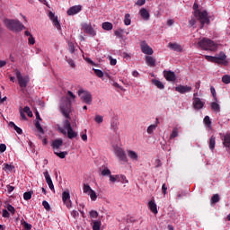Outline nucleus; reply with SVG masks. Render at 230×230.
<instances>
[{"label":"nucleus","instance_id":"3c124183","mask_svg":"<svg viewBox=\"0 0 230 230\" xmlns=\"http://www.w3.org/2000/svg\"><path fill=\"white\" fill-rule=\"evenodd\" d=\"M24 200H30L31 199V191H27L23 193Z\"/></svg>","mask_w":230,"mask_h":230},{"label":"nucleus","instance_id":"e2e57ef3","mask_svg":"<svg viewBox=\"0 0 230 230\" xmlns=\"http://www.w3.org/2000/svg\"><path fill=\"white\" fill-rule=\"evenodd\" d=\"M167 190H168V187H166V183H164L162 185V191H163L164 195H166Z\"/></svg>","mask_w":230,"mask_h":230},{"label":"nucleus","instance_id":"4468645a","mask_svg":"<svg viewBox=\"0 0 230 230\" xmlns=\"http://www.w3.org/2000/svg\"><path fill=\"white\" fill-rule=\"evenodd\" d=\"M192 105L196 111H200V109L204 108L205 102L200 100L199 97L193 98Z\"/></svg>","mask_w":230,"mask_h":230},{"label":"nucleus","instance_id":"f03ea898","mask_svg":"<svg viewBox=\"0 0 230 230\" xmlns=\"http://www.w3.org/2000/svg\"><path fill=\"white\" fill-rule=\"evenodd\" d=\"M4 22L7 30H10V31H14L15 33L22 31V30H26L24 24H22V22H21L19 20L5 19Z\"/></svg>","mask_w":230,"mask_h":230},{"label":"nucleus","instance_id":"0e129e2a","mask_svg":"<svg viewBox=\"0 0 230 230\" xmlns=\"http://www.w3.org/2000/svg\"><path fill=\"white\" fill-rule=\"evenodd\" d=\"M189 24L190 26H195V24H197V21L195 20V18H191L190 21H189Z\"/></svg>","mask_w":230,"mask_h":230},{"label":"nucleus","instance_id":"5701e85b","mask_svg":"<svg viewBox=\"0 0 230 230\" xmlns=\"http://www.w3.org/2000/svg\"><path fill=\"white\" fill-rule=\"evenodd\" d=\"M168 48H170V49H172V51H181V49H182L181 45H179L177 43H172V42H170L168 44Z\"/></svg>","mask_w":230,"mask_h":230},{"label":"nucleus","instance_id":"4d7b16f0","mask_svg":"<svg viewBox=\"0 0 230 230\" xmlns=\"http://www.w3.org/2000/svg\"><path fill=\"white\" fill-rule=\"evenodd\" d=\"M90 217H91V218H98V211H96V210H92V211L90 212Z\"/></svg>","mask_w":230,"mask_h":230},{"label":"nucleus","instance_id":"9d476101","mask_svg":"<svg viewBox=\"0 0 230 230\" xmlns=\"http://www.w3.org/2000/svg\"><path fill=\"white\" fill-rule=\"evenodd\" d=\"M221 136V141H223V146L226 148V152H229L230 150V132H227L226 134H220Z\"/></svg>","mask_w":230,"mask_h":230},{"label":"nucleus","instance_id":"6e6552de","mask_svg":"<svg viewBox=\"0 0 230 230\" xmlns=\"http://www.w3.org/2000/svg\"><path fill=\"white\" fill-rule=\"evenodd\" d=\"M78 95L80 96L84 103H86L87 105H91V103H93V95L90 93L89 91L81 89L78 91Z\"/></svg>","mask_w":230,"mask_h":230},{"label":"nucleus","instance_id":"b1692460","mask_svg":"<svg viewBox=\"0 0 230 230\" xmlns=\"http://www.w3.org/2000/svg\"><path fill=\"white\" fill-rule=\"evenodd\" d=\"M152 84L153 85H155V87H157V89H164V84H163V82L157 80V79H152Z\"/></svg>","mask_w":230,"mask_h":230},{"label":"nucleus","instance_id":"052dcab7","mask_svg":"<svg viewBox=\"0 0 230 230\" xmlns=\"http://www.w3.org/2000/svg\"><path fill=\"white\" fill-rule=\"evenodd\" d=\"M28 40H29V44H31V46H33V44H35V38H33V35L30 36Z\"/></svg>","mask_w":230,"mask_h":230},{"label":"nucleus","instance_id":"f704fd0d","mask_svg":"<svg viewBox=\"0 0 230 230\" xmlns=\"http://www.w3.org/2000/svg\"><path fill=\"white\" fill-rule=\"evenodd\" d=\"M34 125L40 134H44V128H42V126H40V122H39V120L35 121Z\"/></svg>","mask_w":230,"mask_h":230},{"label":"nucleus","instance_id":"09e8293b","mask_svg":"<svg viewBox=\"0 0 230 230\" xmlns=\"http://www.w3.org/2000/svg\"><path fill=\"white\" fill-rule=\"evenodd\" d=\"M222 82L223 84H230V75H225L223 77H222Z\"/></svg>","mask_w":230,"mask_h":230},{"label":"nucleus","instance_id":"412c9836","mask_svg":"<svg viewBox=\"0 0 230 230\" xmlns=\"http://www.w3.org/2000/svg\"><path fill=\"white\" fill-rule=\"evenodd\" d=\"M146 64L149 66V67H155V58L151 56H146Z\"/></svg>","mask_w":230,"mask_h":230},{"label":"nucleus","instance_id":"39448f33","mask_svg":"<svg viewBox=\"0 0 230 230\" xmlns=\"http://www.w3.org/2000/svg\"><path fill=\"white\" fill-rule=\"evenodd\" d=\"M16 78L18 80V84L22 93L24 94L26 93V87H28V84H30V77L28 75L22 76L21 71L15 70Z\"/></svg>","mask_w":230,"mask_h":230},{"label":"nucleus","instance_id":"ddd939ff","mask_svg":"<svg viewBox=\"0 0 230 230\" xmlns=\"http://www.w3.org/2000/svg\"><path fill=\"white\" fill-rule=\"evenodd\" d=\"M191 86L181 84L175 87L176 93H180V94H186V93H191Z\"/></svg>","mask_w":230,"mask_h":230},{"label":"nucleus","instance_id":"20e7f679","mask_svg":"<svg viewBox=\"0 0 230 230\" xmlns=\"http://www.w3.org/2000/svg\"><path fill=\"white\" fill-rule=\"evenodd\" d=\"M71 119H66L63 122V128H59L61 134H64V136L67 135L68 139H75L78 136V133L76 131L73 130V128L71 127V122L69 121Z\"/></svg>","mask_w":230,"mask_h":230},{"label":"nucleus","instance_id":"bf43d9fd","mask_svg":"<svg viewBox=\"0 0 230 230\" xmlns=\"http://www.w3.org/2000/svg\"><path fill=\"white\" fill-rule=\"evenodd\" d=\"M6 152V145L5 144H1L0 145V154H3Z\"/></svg>","mask_w":230,"mask_h":230},{"label":"nucleus","instance_id":"603ef678","mask_svg":"<svg viewBox=\"0 0 230 230\" xmlns=\"http://www.w3.org/2000/svg\"><path fill=\"white\" fill-rule=\"evenodd\" d=\"M94 119L96 123H103V117L102 115H96Z\"/></svg>","mask_w":230,"mask_h":230},{"label":"nucleus","instance_id":"423d86ee","mask_svg":"<svg viewBox=\"0 0 230 230\" xmlns=\"http://www.w3.org/2000/svg\"><path fill=\"white\" fill-rule=\"evenodd\" d=\"M194 17L199 21L201 28H204V24H209V17L208 16V11H194Z\"/></svg>","mask_w":230,"mask_h":230},{"label":"nucleus","instance_id":"e433bc0d","mask_svg":"<svg viewBox=\"0 0 230 230\" xmlns=\"http://www.w3.org/2000/svg\"><path fill=\"white\" fill-rule=\"evenodd\" d=\"M69 199H71V195L69 194L68 191H64L62 193V200L63 202H66V200H69Z\"/></svg>","mask_w":230,"mask_h":230},{"label":"nucleus","instance_id":"0eeeda50","mask_svg":"<svg viewBox=\"0 0 230 230\" xmlns=\"http://www.w3.org/2000/svg\"><path fill=\"white\" fill-rule=\"evenodd\" d=\"M205 58L208 62H213L214 64H227V61H226V58H227V56H226V53H224V51H221L216 57L205 56Z\"/></svg>","mask_w":230,"mask_h":230},{"label":"nucleus","instance_id":"f8f14e48","mask_svg":"<svg viewBox=\"0 0 230 230\" xmlns=\"http://www.w3.org/2000/svg\"><path fill=\"white\" fill-rule=\"evenodd\" d=\"M82 29L84 32L87 33V35H90V37H94L96 35V31H94L92 24L84 23L82 25Z\"/></svg>","mask_w":230,"mask_h":230},{"label":"nucleus","instance_id":"dca6fc26","mask_svg":"<svg viewBox=\"0 0 230 230\" xmlns=\"http://www.w3.org/2000/svg\"><path fill=\"white\" fill-rule=\"evenodd\" d=\"M49 18L50 21H52L54 26L57 28V30H61L60 22H58V18L55 16L53 12L49 13Z\"/></svg>","mask_w":230,"mask_h":230},{"label":"nucleus","instance_id":"6ab92c4d","mask_svg":"<svg viewBox=\"0 0 230 230\" xmlns=\"http://www.w3.org/2000/svg\"><path fill=\"white\" fill-rule=\"evenodd\" d=\"M63 145H64V141L61 138H58L52 142L51 146H52L54 152H57V150L60 149V147Z\"/></svg>","mask_w":230,"mask_h":230},{"label":"nucleus","instance_id":"ea45409f","mask_svg":"<svg viewBox=\"0 0 230 230\" xmlns=\"http://www.w3.org/2000/svg\"><path fill=\"white\" fill-rule=\"evenodd\" d=\"M210 93L213 96L214 102H218V98H217V91L215 90V87H210Z\"/></svg>","mask_w":230,"mask_h":230},{"label":"nucleus","instance_id":"37998d69","mask_svg":"<svg viewBox=\"0 0 230 230\" xmlns=\"http://www.w3.org/2000/svg\"><path fill=\"white\" fill-rule=\"evenodd\" d=\"M84 190V193H91V191H93V189H91V186H89V184H84L83 187Z\"/></svg>","mask_w":230,"mask_h":230},{"label":"nucleus","instance_id":"7ed1b4c3","mask_svg":"<svg viewBox=\"0 0 230 230\" xmlns=\"http://www.w3.org/2000/svg\"><path fill=\"white\" fill-rule=\"evenodd\" d=\"M198 46L205 51H217V49H218V44L208 38H203L199 40Z\"/></svg>","mask_w":230,"mask_h":230},{"label":"nucleus","instance_id":"4c0bfd02","mask_svg":"<svg viewBox=\"0 0 230 230\" xmlns=\"http://www.w3.org/2000/svg\"><path fill=\"white\" fill-rule=\"evenodd\" d=\"M23 112H25V114H27V116H29V118H33V112L30 111V107L25 106L23 108Z\"/></svg>","mask_w":230,"mask_h":230},{"label":"nucleus","instance_id":"c03bdc74","mask_svg":"<svg viewBox=\"0 0 230 230\" xmlns=\"http://www.w3.org/2000/svg\"><path fill=\"white\" fill-rule=\"evenodd\" d=\"M67 49L70 53H75V43H73L72 41H68Z\"/></svg>","mask_w":230,"mask_h":230},{"label":"nucleus","instance_id":"c85d7f7f","mask_svg":"<svg viewBox=\"0 0 230 230\" xmlns=\"http://www.w3.org/2000/svg\"><path fill=\"white\" fill-rule=\"evenodd\" d=\"M93 230H100L102 227V221L101 220H95L93 221Z\"/></svg>","mask_w":230,"mask_h":230},{"label":"nucleus","instance_id":"58836bf2","mask_svg":"<svg viewBox=\"0 0 230 230\" xmlns=\"http://www.w3.org/2000/svg\"><path fill=\"white\" fill-rule=\"evenodd\" d=\"M155 128H157V124L150 125V126L147 128V134H153V133H154V130H155Z\"/></svg>","mask_w":230,"mask_h":230},{"label":"nucleus","instance_id":"774afa93","mask_svg":"<svg viewBox=\"0 0 230 230\" xmlns=\"http://www.w3.org/2000/svg\"><path fill=\"white\" fill-rule=\"evenodd\" d=\"M71 215H72V217H74V218H76V217H78L79 213L76 210H73Z\"/></svg>","mask_w":230,"mask_h":230},{"label":"nucleus","instance_id":"69168bd1","mask_svg":"<svg viewBox=\"0 0 230 230\" xmlns=\"http://www.w3.org/2000/svg\"><path fill=\"white\" fill-rule=\"evenodd\" d=\"M64 204H66V208H71L72 207V203H71V200L69 199H66V201H63Z\"/></svg>","mask_w":230,"mask_h":230},{"label":"nucleus","instance_id":"c756f323","mask_svg":"<svg viewBox=\"0 0 230 230\" xmlns=\"http://www.w3.org/2000/svg\"><path fill=\"white\" fill-rule=\"evenodd\" d=\"M113 25L111 22H105L102 23V29L106 30L107 31H111V30H112Z\"/></svg>","mask_w":230,"mask_h":230},{"label":"nucleus","instance_id":"7c9ffc66","mask_svg":"<svg viewBox=\"0 0 230 230\" xmlns=\"http://www.w3.org/2000/svg\"><path fill=\"white\" fill-rule=\"evenodd\" d=\"M3 170H4V172H13V170H15V166L10 164H4Z\"/></svg>","mask_w":230,"mask_h":230},{"label":"nucleus","instance_id":"2eb2a0df","mask_svg":"<svg viewBox=\"0 0 230 230\" xmlns=\"http://www.w3.org/2000/svg\"><path fill=\"white\" fill-rule=\"evenodd\" d=\"M43 175L45 177V181H46L49 190H51V191H55V185H53V181L51 180V176H49V172H48V171H46L45 172H43Z\"/></svg>","mask_w":230,"mask_h":230},{"label":"nucleus","instance_id":"8fccbe9b","mask_svg":"<svg viewBox=\"0 0 230 230\" xmlns=\"http://www.w3.org/2000/svg\"><path fill=\"white\" fill-rule=\"evenodd\" d=\"M203 121L207 127H211V119H209V116H206Z\"/></svg>","mask_w":230,"mask_h":230},{"label":"nucleus","instance_id":"4be33fe9","mask_svg":"<svg viewBox=\"0 0 230 230\" xmlns=\"http://www.w3.org/2000/svg\"><path fill=\"white\" fill-rule=\"evenodd\" d=\"M148 208L152 213L157 215V204H155V200H150L148 203Z\"/></svg>","mask_w":230,"mask_h":230},{"label":"nucleus","instance_id":"cd10ccee","mask_svg":"<svg viewBox=\"0 0 230 230\" xmlns=\"http://www.w3.org/2000/svg\"><path fill=\"white\" fill-rule=\"evenodd\" d=\"M9 127H11V128H14V130L17 132V134H22V129L21 128H19L17 125H15L14 122L10 121Z\"/></svg>","mask_w":230,"mask_h":230},{"label":"nucleus","instance_id":"72a5a7b5","mask_svg":"<svg viewBox=\"0 0 230 230\" xmlns=\"http://www.w3.org/2000/svg\"><path fill=\"white\" fill-rule=\"evenodd\" d=\"M179 136V128H173L172 132L170 135V139H175Z\"/></svg>","mask_w":230,"mask_h":230},{"label":"nucleus","instance_id":"de8ad7c7","mask_svg":"<svg viewBox=\"0 0 230 230\" xmlns=\"http://www.w3.org/2000/svg\"><path fill=\"white\" fill-rule=\"evenodd\" d=\"M114 35L118 37L119 39H121L123 37V30L119 29L114 31Z\"/></svg>","mask_w":230,"mask_h":230},{"label":"nucleus","instance_id":"aec40b11","mask_svg":"<svg viewBox=\"0 0 230 230\" xmlns=\"http://www.w3.org/2000/svg\"><path fill=\"white\" fill-rule=\"evenodd\" d=\"M139 13L144 21H148V19H150V13H148L146 8L140 9Z\"/></svg>","mask_w":230,"mask_h":230},{"label":"nucleus","instance_id":"1a4fd4ad","mask_svg":"<svg viewBox=\"0 0 230 230\" xmlns=\"http://www.w3.org/2000/svg\"><path fill=\"white\" fill-rule=\"evenodd\" d=\"M114 154L118 157L119 161H122V163H128V158L127 157V153L121 147H115Z\"/></svg>","mask_w":230,"mask_h":230},{"label":"nucleus","instance_id":"2f4dec72","mask_svg":"<svg viewBox=\"0 0 230 230\" xmlns=\"http://www.w3.org/2000/svg\"><path fill=\"white\" fill-rule=\"evenodd\" d=\"M132 20H130V13H126L124 17V24L126 26H130Z\"/></svg>","mask_w":230,"mask_h":230},{"label":"nucleus","instance_id":"f257e3e1","mask_svg":"<svg viewBox=\"0 0 230 230\" xmlns=\"http://www.w3.org/2000/svg\"><path fill=\"white\" fill-rule=\"evenodd\" d=\"M76 96L73 92L68 91L65 99H62V102L60 104V111L63 116L67 119H71V100H75Z\"/></svg>","mask_w":230,"mask_h":230},{"label":"nucleus","instance_id":"f3484780","mask_svg":"<svg viewBox=\"0 0 230 230\" xmlns=\"http://www.w3.org/2000/svg\"><path fill=\"white\" fill-rule=\"evenodd\" d=\"M80 12H82V5H74L67 10L66 13L67 15H76Z\"/></svg>","mask_w":230,"mask_h":230},{"label":"nucleus","instance_id":"a18cd8bd","mask_svg":"<svg viewBox=\"0 0 230 230\" xmlns=\"http://www.w3.org/2000/svg\"><path fill=\"white\" fill-rule=\"evenodd\" d=\"M93 71L98 78H103V72L102 70L93 68Z\"/></svg>","mask_w":230,"mask_h":230},{"label":"nucleus","instance_id":"473e14b6","mask_svg":"<svg viewBox=\"0 0 230 230\" xmlns=\"http://www.w3.org/2000/svg\"><path fill=\"white\" fill-rule=\"evenodd\" d=\"M54 154L55 155H58L59 159H66V155H67V151H63L59 153L58 151H55Z\"/></svg>","mask_w":230,"mask_h":230},{"label":"nucleus","instance_id":"a211bd4d","mask_svg":"<svg viewBox=\"0 0 230 230\" xmlns=\"http://www.w3.org/2000/svg\"><path fill=\"white\" fill-rule=\"evenodd\" d=\"M164 78L167 80V82H175L176 76L175 72L169 71H164Z\"/></svg>","mask_w":230,"mask_h":230},{"label":"nucleus","instance_id":"a19ab883","mask_svg":"<svg viewBox=\"0 0 230 230\" xmlns=\"http://www.w3.org/2000/svg\"><path fill=\"white\" fill-rule=\"evenodd\" d=\"M88 195L92 200H96V199H98V196L96 195V192L93 190H90Z\"/></svg>","mask_w":230,"mask_h":230},{"label":"nucleus","instance_id":"680f3d73","mask_svg":"<svg viewBox=\"0 0 230 230\" xmlns=\"http://www.w3.org/2000/svg\"><path fill=\"white\" fill-rule=\"evenodd\" d=\"M145 3H146V0H137L136 2L137 6H143V4H145Z\"/></svg>","mask_w":230,"mask_h":230},{"label":"nucleus","instance_id":"bb28decb","mask_svg":"<svg viewBox=\"0 0 230 230\" xmlns=\"http://www.w3.org/2000/svg\"><path fill=\"white\" fill-rule=\"evenodd\" d=\"M216 139L217 138L215 137V136H212L209 138V145H208L209 150H215V146L217 145Z\"/></svg>","mask_w":230,"mask_h":230},{"label":"nucleus","instance_id":"79ce46f5","mask_svg":"<svg viewBox=\"0 0 230 230\" xmlns=\"http://www.w3.org/2000/svg\"><path fill=\"white\" fill-rule=\"evenodd\" d=\"M6 209L7 211H9V213H11L12 215H15V208L10 204H7L6 206Z\"/></svg>","mask_w":230,"mask_h":230},{"label":"nucleus","instance_id":"6e6d98bb","mask_svg":"<svg viewBox=\"0 0 230 230\" xmlns=\"http://www.w3.org/2000/svg\"><path fill=\"white\" fill-rule=\"evenodd\" d=\"M102 175H103V177H105V176H107V175H111V170H109L108 168H106V169H103L102 171Z\"/></svg>","mask_w":230,"mask_h":230},{"label":"nucleus","instance_id":"338daca9","mask_svg":"<svg viewBox=\"0 0 230 230\" xmlns=\"http://www.w3.org/2000/svg\"><path fill=\"white\" fill-rule=\"evenodd\" d=\"M13 190H15V187H13L12 185H7L8 193H12V191H13Z\"/></svg>","mask_w":230,"mask_h":230},{"label":"nucleus","instance_id":"864d4df0","mask_svg":"<svg viewBox=\"0 0 230 230\" xmlns=\"http://www.w3.org/2000/svg\"><path fill=\"white\" fill-rule=\"evenodd\" d=\"M42 206H43V208H45V209L47 211H49V209H51V207L49 206V203L48 201H46V200H44L42 202Z\"/></svg>","mask_w":230,"mask_h":230},{"label":"nucleus","instance_id":"c9c22d12","mask_svg":"<svg viewBox=\"0 0 230 230\" xmlns=\"http://www.w3.org/2000/svg\"><path fill=\"white\" fill-rule=\"evenodd\" d=\"M220 202V196L218 194H214L211 198V204H217Z\"/></svg>","mask_w":230,"mask_h":230},{"label":"nucleus","instance_id":"13d9d810","mask_svg":"<svg viewBox=\"0 0 230 230\" xmlns=\"http://www.w3.org/2000/svg\"><path fill=\"white\" fill-rule=\"evenodd\" d=\"M118 178L119 176L118 175H112V174H110V181L111 182H116V181H118Z\"/></svg>","mask_w":230,"mask_h":230},{"label":"nucleus","instance_id":"a878e982","mask_svg":"<svg viewBox=\"0 0 230 230\" xmlns=\"http://www.w3.org/2000/svg\"><path fill=\"white\" fill-rule=\"evenodd\" d=\"M128 156L129 157V159H131V161H137V153H136L135 151L128 150Z\"/></svg>","mask_w":230,"mask_h":230},{"label":"nucleus","instance_id":"9b49d317","mask_svg":"<svg viewBox=\"0 0 230 230\" xmlns=\"http://www.w3.org/2000/svg\"><path fill=\"white\" fill-rule=\"evenodd\" d=\"M140 48L144 55H154V49L145 40L140 43Z\"/></svg>","mask_w":230,"mask_h":230},{"label":"nucleus","instance_id":"393cba45","mask_svg":"<svg viewBox=\"0 0 230 230\" xmlns=\"http://www.w3.org/2000/svg\"><path fill=\"white\" fill-rule=\"evenodd\" d=\"M210 107L214 112H220V104L217 103L216 101L210 103Z\"/></svg>","mask_w":230,"mask_h":230},{"label":"nucleus","instance_id":"49530a36","mask_svg":"<svg viewBox=\"0 0 230 230\" xmlns=\"http://www.w3.org/2000/svg\"><path fill=\"white\" fill-rule=\"evenodd\" d=\"M66 62L70 66V67H72V69H75V67H76V64H75V60L71 58H66Z\"/></svg>","mask_w":230,"mask_h":230},{"label":"nucleus","instance_id":"5fc2aeb1","mask_svg":"<svg viewBox=\"0 0 230 230\" xmlns=\"http://www.w3.org/2000/svg\"><path fill=\"white\" fill-rule=\"evenodd\" d=\"M2 217L4 218H10V212H8L6 209H3L2 211Z\"/></svg>","mask_w":230,"mask_h":230}]
</instances>
